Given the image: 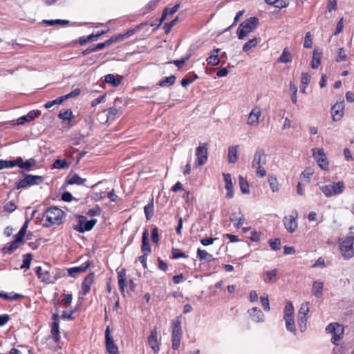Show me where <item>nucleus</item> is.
Listing matches in <instances>:
<instances>
[{
  "instance_id": "f257e3e1",
  "label": "nucleus",
  "mask_w": 354,
  "mask_h": 354,
  "mask_svg": "<svg viewBox=\"0 0 354 354\" xmlns=\"http://www.w3.org/2000/svg\"><path fill=\"white\" fill-rule=\"evenodd\" d=\"M64 215V212L57 207H48L43 214L42 219L45 221L43 225L46 227L59 225L62 223Z\"/></svg>"
},
{
  "instance_id": "f03ea898",
  "label": "nucleus",
  "mask_w": 354,
  "mask_h": 354,
  "mask_svg": "<svg viewBox=\"0 0 354 354\" xmlns=\"http://www.w3.org/2000/svg\"><path fill=\"white\" fill-rule=\"evenodd\" d=\"M266 154L265 149L258 147L254 152L252 161V167L256 169V175L259 178L266 176V171L263 166L266 164Z\"/></svg>"
},
{
  "instance_id": "7ed1b4c3",
  "label": "nucleus",
  "mask_w": 354,
  "mask_h": 354,
  "mask_svg": "<svg viewBox=\"0 0 354 354\" xmlns=\"http://www.w3.org/2000/svg\"><path fill=\"white\" fill-rule=\"evenodd\" d=\"M29 220H26L19 232L15 235L14 241L7 243L3 248L2 252L5 254H12L24 243L26 230L28 226Z\"/></svg>"
},
{
  "instance_id": "20e7f679",
  "label": "nucleus",
  "mask_w": 354,
  "mask_h": 354,
  "mask_svg": "<svg viewBox=\"0 0 354 354\" xmlns=\"http://www.w3.org/2000/svg\"><path fill=\"white\" fill-rule=\"evenodd\" d=\"M259 19L255 17H250L242 22L237 28V35L239 39H243L257 27Z\"/></svg>"
},
{
  "instance_id": "39448f33",
  "label": "nucleus",
  "mask_w": 354,
  "mask_h": 354,
  "mask_svg": "<svg viewBox=\"0 0 354 354\" xmlns=\"http://www.w3.org/2000/svg\"><path fill=\"white\" fill-rule=\"evenodd\" d=\"M354 236H346L339 239L341 254L344 259H349L354 256Z\"/></svg>"
},
{
  "instance_id": "423d86ee",
  "label": "nucleus",
  "mask_w": 354,
  "mask_h": 354,
  "mask_svg": "<svg viewBox=\"0 0 354 354\" xmlns=\"http://www.w3.org/2000/svg\"><path fill=\"white\" fill-rule=\"evenodd\" d=\"M319 189L326 197L329 198L342 194L345 189V185L343 181H338L320 186Z\"/></svg>"
},
{
  "instance_id": "0eeeda50",
  "label": "nucleus",
  "mask_w": 354,
  "mask_h": 354,
  "mask_svg": "<svg viewBox=\"0 0 354 354\" xmlns=\"http://www.w3.org/2000/svg\"><path fill=\"white\" fill-rule=\"evenodd\" d=\"M21 174L24 176V178L17 183L16 188L17 189H25L28 186L39 185L44 181V178L41 176L25 174L23 171H21Z\"/></svg>"
},
{
  "instance_id": "6e6552de",
  "label": "nucleus",
  "mask_w": 354,
  "mask_h": 354,
  "mask_svg": "<svg viewBox=\"0 0 354 354\" xmlns=\"http://www.w3.org/2000/svg\"><path fill=\"white\" fill-rule=\"evenodd\" d=\"M182 337V329H181V320L178 317L175 321L173 322L172 324V348L176 350L180 345V340Z\"/></svg>"
},
{
  "instance_id": "1a4fd4ad",
  "label": "nucleus",
  "mask_w": 354,
  "mask_h": 354,
  "mask_svg": "<svg viewBox=\"0 0 354 354\" xmlns=\"http://www.w3.org/2000/svg\"><path fill=\"white\" fill-rule=\"evenodd\" d=\"M96 223V219L86 221V218L84 216H80L78 223L74 225L73 229L77 232L84 233L86 231L91 230Z\"/></svg>"
},
{
  "instance_id": "9d476101",
  "label": "nucleus",
  "mask_w": 354,
  "mask_h": 354,
  "mask_svg": "<svg viewBox=\"0 0 354 354\" xmlns=\"http://www.w3.org/2000/svg\"><path fill=\"white\" fill-rule=\"evenodd\" d=\"M326 330L333 335L331 342L334 344H338V342L341 339V335L343 334V327L337 323H331L327 326Z\"/></svg>"
},
{
  "instance_id": "9b49d317",
  "label": "nucleus",
  "mask_w": 354,
  "mask_h": 354,
  "mask_svg": "<svg viewBox=\"0 0 354 354\" xmlns=\"http://www.w3.org/2000/svg\"><path fill=\"white\" fill-rule=\"evenodd\" d=\"M298 216L297 212L294 210L292 214L289 216H286L283 219V223L285 228L290 233H293L297 228L298 224L297 218Z\"/></svg>"
},
{
  "instance_id": "f8f14e48",
  "label": "nucleus",
  "mask_w": 354,
  "mask_h": 354,
  "mask_svg": "<svg viewBox=\"0 0 354 354\" xmlns=\"http://www.w3.org/2000/svg\"><path fill=\"white\" fill-rule=\"evenodd\" d=\"M196 167L203 165L207 160V144L200 145L196 149Z\"/></svg>"
},
{
  "instance_id": "ddd939ff",
  "label": "nucleus",
  "mask_w": 354,
  "mask_h": 354,
  "mask_svg": "<svg viewBox=\"0 0 354 354\" xmlns=\"http://www.w3.org/2000/svg\"><path fill=\"white\" fill-rule=\"evenodd\" d=\"M313 156L322 169H328V162L323 149H313Z\"/></svg>"
},
{
  "instance_id": "4468645a",
  "label": "nucleus",
  "mask_w": 354,
  "mask_h": 354,
  "mask_svg": "<svg viewBox=\"0 0 354 354\" xmlns=\"http://www.w3.org/2000/svg\"><path fill=\"white\" fill-rule=\"evenodd\" d=\"M344 99H340V101H337L331 108L333 120L334 121L339 120L344 115Z\"/></svg>"
},
{
  "instance_id": "2eb2a0df",
  "label": "nucleus",
  "mask_w": 354,
  "mask_h": 354,
  "mask_svg": "<svg viewBox=\"0 0 354 354\" xmlns=\"http://www.w3.org/2000/svg\"><path fill=\"white\" fill-rule=\"evenodd\" d=\"M105 339L107 352L110 354L117 353L118 348L111 336L109 326H107L105 330Z\"/></svg>"
},
{
  "instance_id": "dca6fc26",
  "label": "nucleus",
  "mask_w": 354,
  "mask_h": 354,
  "mask_svg": "<svg viewBox=\"0 0 354 354\" xmlns=\"http://www.w3.org/2000/svg\"><path fill=\"white\" fill-rule=\"evenodd\" d=\"M95 281V274L91 272L88 274L83 280L82 283V292L83 295H87L90 290L92 284Z\"/></svg>"
},
{
  "instance_id": "f3484780",
  "label": "nucleus",
  "mask_w": 354,
  "mask_h": 354,
  "mask_svg": "<svg viewBox=\"0 0 354 354\" xmlns=\"http://www.w3.org/2000/svg\"><path fill=\"white\" fill-rule=\"evenodd\" d=\"M261 111L259 108H254L249 113L247 124L250 126H257Z\"/></svg>"
},
{
  "instance_id": "a211bd4d",
  "label": "nucleus",
  "mask_w": 354,
  "mask_h": 354,
  "mask_svg": "<svg viewBox=\"0 0 354 354\" xmlns=\"http://www.w3.org/2000/svg\"><path fill=\"white\" fill-rule=\"evenodd\" d=\"M148 344L153 350L154 353H158L160 350V346L158 342V335L156 328L153 330H151V334L148 337Z\"/></svg>"
},
{
  "instance_id": "6ab92c4d",
  "label": "nucleus",
  "mask_w": 354,
  "mask_h": 354,
  "mask_svg": "<svg viewBox=\"0 0 354 354\" xmlns=\"http://www.w3.org/2000/svg\"><path fill=\"white\" fill-rule=\"evenodd\" d=\"M141 251L142 253L148 254L151 251L149 242V231L147 229H145L142 233Z\"/></svg>"
},
{
  "instance_id": "aec40b11",
  "label": "nucleus",
  "mask_w": 354,
  "mask_h": 354,
  "mask_svg": "<svg viewBox=\"0 0 354 354\" xmlns=\"http://www.w3.org/2000/svg\"><path fill=\"white\" fill-rule=\"evenodd\" d=\"M248 313L255 322H263L264 321V315L259 308L253 307L249 309Z\"/></svg>"
},
{
  "instance_id": "412c9836",
  "label": "nucleus",
  "mask_w": 354,
  "mask_h": 354,
  "mask_svg": "<svg viewBox=\"0 0 354 354\" xmlns=\"http://www.w3.org/2000/svg\"><path fill=\"white\" fill-rule=\"evenodd\" d=\"M90 266V261H87L82 263L80 266L73 267L68 269V273L70 276L75 277L80 273L85 272Z\"/></svg>"
},
{
  "instance_id": "4be33fe9",
  "label": "nucleus",
  "mask_w": 354,
  "mask_h": 354,
  "mask_svg": "<svg viewBox=\"0 0 354 354\" xmlns=\"http://www.w3.org/2000/svg\"><path fill=\"white\" fill-rule=\"evenodd\" d=\"M239 145H232L229 147L228 148V162L234 164L238 161V152H239Z\"/></svg>"
},
{
  "instance_id": "5701e85b",
  "label": "nucleus",
  "mask_w": 354,
  "mask_h": 354,
  "mask_svg": "<svg viewBox=\"0 0 354 354\" xmlns=\"http://www.w3.org/2000/svg\"><path fill=\"white\" fill-rule=\"evenodd\" d=\"M223 175L225 182V189H227L226 197L231 198L234 196L231 175L230 174H223Z\"/></svg>"
},
{
  "instance_id": "b1692460",
  "label": "nucleus",
  "mask_w": 354,
  "mask_h": 354,
  "mask_svg": "<svg viewBox=\"0 0 354 354\" xmlns=\"http://www.w3.org/2000/svg\"><path fill=\"white\" fill-rule=\"evenodd\" d=\"M220 51V48H215L210 52V55L207 59V62L209 65L216 66L220 63V59L218 55Z\"/></svg>"
},
{
  "instance_id": "393cba45",
  "label": "nucleus",
  "mask_w": 354,
  "mask_h": 354,
  "mask_svg": "<svg viewBox=\"0 0 354 354\" xmlns=\"http://www.w3.org/2000/svg\"><path fill=\"white\" fill-rule=\"evenodd\" d=\"M324 283L323 282L315 281L312 287V292L317 298H320L323 295Z\"/></svg>"
},
{
  "instance_id": "a878e982",
  "label": "nucleus",
  "mask_w": 354,
  "mask_h": 354,
  "mask_svg": "<svg viewBox=\"0 0 354 354\" xmlns=\"http://www.w3.org/2000/svg\"><path fill=\"white\" fill-rule=\"evenodd\" d=\"M179 8L180 4H176L171 8H165L160 19V24L158 26H160L163 22V21L167 19L168 15H173L174 13H176Z\"/></svg>"
},
{
  "instance_id": "bb28decb",
  "label": "nucleus",
  "mask_w": 354,
  "mask_h": 354,
  "mask_svg": "<svg viewBox=\"0 0 354 354\" xmlns=\"http://www.w3.org/2000/svg\"><path fill=\"white\" fill-rule=\"evenodd\" d=\"M122 77L118 76V77H115V76L113 74H108L104 77V81L113 85V86H118L121 84Z\"/></svg>"
},
{
  "instance_id": "cd10ccee",
  "label": "nucleus",
  "mask_w": 354,
  "mask_h": 354,
  "mask_svg": "<svg viewBox=\"0 0 354 354\" xmlns=\"http://www.w3.org/2000/svg\"><path fill=\"white\" fill-rule=\"evenodd\" d=\"M53 322L52 324L51 334L52 336L59 335V316L57 313H55L53 315Z\"/></svg>"
},
{
  "instance_id": "c85d7f7f",
  "label": "nucleus",
  "mask_w": 354,
  "mask_h": 354,
  "mask_svg": "<svg viewBox=\"0 0 354 354\" xmlns=\"http://www.w3.org/2000/svg\"><path fill=\"white\" fill-rule=\"evenodd\" d=\"M322 58V52L318 49L315 48L313 50V59L311 61V67L313 68H317L320 64V60Z\"/></svg>"
},
{
  "instance_id": "c756f323",
  "label": "nucleus",
  "mask_w": 354,
  "mask_h": 354,
  "mask_svg": "<svg viewBox=\"0 0 354 354\" xmlns=\"http://www.w3.org/2000/svg\"><path fill=\"white\" fill-rule=\"evenodd\" d=\"M86 181V178H82L77 174H74L68 176L67 183L69 185H83Z\"/></svg>"
},
{
  "instance_id": "7c9ffc66",
  "label": "nucleus",
  "mask_w": 354,
  "mask_h": 354,
  "mask_svg": "<svg viewBox=\"0 0 354 354\" xmlns=\"http://www.w3.org/2000/svg\"><path fill=\"white\" fill-rule=\"evenodd\" d=\"M197 256L201 261L210 262L214 260L212 254L208 253L206 250H201L200 248L197 250Z\"/></svg>"
},
{
  "instance_id": "2f4dec72",
  "label": "nucleus",
  "mask_w": 354,
  "mask_h": 354,
  "mask_svg": "<svg viewBox=\"0 0 354 354\" xmlns=\"http://www.w3.org/2000/svg\"><path fill=\"white\" fill-rule=\"evenodd\" d=\"M175 82H176V76L172 75H170L169 77H165L164 79L160 80L158 82V85L160 86H162V87H167V86H169L171 85L174 84Z\"/></svg>"
},
{
  "instance_id": "473e14b6",
  "label": "nucleus",
  "mask_w": 354,
  "mask_h": 354,
  "mask_svg": "<svg viewBox=\"0 0 354 354\" xmlns=\"http://www.w3.org/2000/svg\"><path fill=\"white\" fill-rule=\"evenodd\" d=\"M292 60V55L288 48H285L283 50L282 54L278 59V62L280 63H288Z\"/></svg>"
},
{
  "instance_id": "72a5a7b5",
  "label": "nucleus",
  "mask_w": 354,
  "mask_h": 354,
  "mask_svg": "<svg viewBox=\"0 0 354 354\" xmlns=\"http://www.w3.org/2000/svg\"><path fill=\"white\" fill-rule=\"evenodd\" d=\"M121 113H122L121 109H118L115 107H110L107 110V113L106 114V116L107 118L106 121H108L109 120H113L115 119V116L118 114H121Z\"/></svg>"
},
{
  "instance_id": "f704fd0d",
  "label": "nucleus",
  "mask_w": 354,
  "mask_h": 354,
  "mask_svg": "<svg viewBox=\"0 0 354 354\" xmlns=\"http://www.w3.org/2000/svg\"><path fill=\"white\" fill-rule=\"evenodd\" d=\"M239 185H240V189L243 194H249L250 193V188H249V184L246 179L243 178L242 176H239Z\"/></svg>"
},
{
  "instance_id": "c9c22d12",
  "label": "nucleus",
  "mask_w": 354,
  "mask_h": 354,
  "mask_svg": "<svg viewBox=\"0 0 354 354\" xmlns=\"http://www.w3.org/2000/svg\"><path fill=\"white\" fill-rule=\"evenodd\" d=\"M268 181L273 192H277L279 191V183L276 177L272 175H269Z\"/></svg>"
},
{
  "instance_id": "e433bc0d",
  "label": "nucleus",
  "mask_w": 354,
  "mask_h": 354,
  "mask_svg": "<svg viewBox=\"0 0 354 354\" xmlns=\"http://www.w3.org/2000/svg\"><path fill=\"white\" fill-rule=\"evenodd\" d=\"M278 273V270L274 268L272 270L266 272V274L267 276V279L265 280L266 282H275L277 280V274Z\"/></svg>"
},
{
  "instance_id": "4c0bfd02",
  "label": "nucleus",
  "mask_w": 354,
  "mask_h": 354,
  "mask_svg": "<svg viewBox=\"0 0 354 354\" xmlns=\"http://www.w3.org/2000/svg\"><path fill=\"white\" fill-rule=\"evenodd\" d=\"M144 212L146 216L147 220H150L153 215V201L145 205L144 207Z\"/></svg>"
},
{
  "instance_id": "58836bf2",
  "label": "nucleus",
  "mask_w": 354,
  "mask_h": 354,
  "mask_svg": "<svg viewBox=\"0 0 354 354\" xmlns=\"http://www.w3.org/2000/svg\"><path fill=\"white\" fill-rule=\"evenodd\" d=\"M32 259V254L31 253L26 254L23 256V263L21 266V268L28 269L30 268L31 261Z\"/></svg>"
},
{
  "instance_id": "ea45409f",
  "label": "nucleus",
  "mask_w": 354,
  "mask_h": 354,
  "mask_svg": "<svg viewBox=\"0 0 354 354\" xmlns=\"http://www.w3.org/2000/svg\"><path fill=\"white\" fill-rule=\"evenodd\" d=\"M43 22L48 26H54V25L66 26L69 24V21L64 20V19L44 20Z\"/></svg>"
},
{
  "instance_id": "a19ab883",
  "label": "nucleus",
  "mask_w": 354,
  "mask_h": 354,
  "mask_svg": "<svg viewBox=\"0 0 354 354\" xmlns=\"http://www.w3.org/2000/svg\"><path fill=\"white\" fill-rule=\"evenodd\" d=\"M259 41H258V39L254 37L252 39H250L248 41H247L243 46V50L244 52H247L249 50H250L252 48H254L255 47L257 44H258Z\"/></svg>"
},
{
  "instance_id": "79ce46f5",
  "label": "nucleus",
  "mask_w": 354,
  "mask_h": 354,
  "mask_svg": "<svg viewBox=\"0 0 354 354\" xmlns=\"http://www.w3.org/2000/svg\"><path fill=\"white\" fill-rule=\"evenodd\" d=\"M286 322V327L290 332H295V325L292 317H283Z\"/></svg>"
},
{
  "instance_id": "37998d69",
  "label": "nucleus",
  "mask_w": 354,
  "mask_h": 354,
  "mask_svg": "<svg viewBox=\"0 0 354 354\" xmlns=\"http://www.w3.org/2000/svg\"><path fill=\"white\" fill-rule=\"evenodd\" d=\"M294 312V307L291 301H288L284 308V316L283 317H292Z\"/></svg>"
},
{
  "instance_id": "c03bdc74",
  "label": "nucleus",
  "mask_w": 354,
  "mask_h": 354,
  "mask_svg": "<svg viewBox=\"0 0 354 354\" xmlns=\"http://www.w3.org/2000/svg\"><path fill=\"white\" fill-rule=\"evenodd\" d=\"M36 165V160L33 158H30L24 161V164L21 166L22 169H25L27 171H30L31 168Z\"/></svg>"
},
{
  "instance_id": "a18cd8bd",
  "label": "nucleus",
  "mask_w": 354,
  "mask_h": 354,
  "mask_svg": "<svg viewBox=\"0 0 354 354\" xmlns=\"http://www.w3.org/2000/svg\"><path fill=\"white\" fill-rule=\"evenodd\" d=\"M290 90L292 92L291 100L293 104H296L297 103V87L292 82L290 83Z\"/></svg>"
},
{
  "instance_id": "49530a36",
  "label": "nucleus",
  "mask_w": 354,
  "mask_h": 354,
  "mask_svg": "<svg viewBox=\"0 0 354 354\" xmlns=\"http://www.w3.org/2000/svg\"><path fill=\"white\" fill-rule=\"evenodd\" d=\"M68 166L69 165L66 160L61 159L56 160L53 163V167L55 169H65L68 168Z\"/></svg>"
},
{
  "instance_id": "de8ad7c7",
  "label": "nucleus",
  "mask_w": 354,
  "mask_h": 354,
  "mask_svg": "<svg viewBox=\"0 0 354 354\" xmlns=\"http://www.w3.org/2000/svg\"><path fill=\"white\" fill-rule=\"evenodd\" d=\"M24 297L23 295L15 293V292H10L7 293V297H5L6 300L8 301H17V300H21Z\"/></svg>"
},
{
  "instance_id": "09e8293b",
  "label": "nucleus",
  "mask_w": 354,
  "mask_h": 354,
  "mask_svg": "<svg viewBox=\"0 0 354 354\" xmlns=\"http://www.w3.org/2000/svg\"><path fill=\"white\" fill-rule=\"evenodd\" d=\"M268 243L273 250H279L281 248V241L279 239H270Z\"/></svg>"
},
{
  "instance_id": "8fccbe9b",
  "label": "nucleus",
  "mask_w": 354,
  "mask_h": 354,
  "mask_svg": "<svg viewBox=\"0 0 354 354\" xmlns=\"http://www.w3.org/2000/svg\"><path fill=\"white\" fill-rule=\"evenodd\" d=\"M73 117V113L71 109H68L64 111V112H60L59 114V118L63 120H71Z\"/></svg>"
},
{
  "instance_id": "3c124183",
  "label": "nucleus",
  "mask_w": 354,
  "mask_h": 354,
  "mask_svg": "<svg viewBox=\"0 0 354 354\" xmlns=\"http://www.w3.org/2000/svg\"><path fill=\"white\" fill-rule=\"evenodd\" d=\"M64 101V97L61 96L59 97H57L55 100H53L52 101H49L47 103H46L45 108L50 109V108H51L54 105L62 104Z\"/></svg>"
},
{
  "instance_id": "603ef678",
  "label": "nucleus",
  "mask_w": 354,
  "mask_h": 354,
  "mask_svg": "<svg viewBox=\"0 0 354 354\" xmlns=\"http://www.w3.org/2000/svg\"><path fill=\"white\" fill-rule=\"evenodd\" d=\"M307 317L305 315L298 316V325L301 331H304L306 328Z\"/></svg>"
},
{
  "instance_id": "864d4df0",
  "label": "nucleus",
  "mask_w": 354,
  "mask_h": 354,
  "mask_svg": "<svg viewBox=\"0 0 354 354\" xmlns=\"http://www.w3.org/2000/svg\"><path fill=\"white\" fill-rule=\"evenodd\" d=\"M304 46L306 48H310L313 46V38L311 34L309 32H307L305 35Z\"/></svg>"
},
{
  "instance_id": "5fc2aeb1",
  "label": "nucleus",
  "mask_w": 354,
  "mask_h": 354,
  "mask_svg": "<svg viewBox=\"0 0 354 354\" xmlns=\"http://www.w3.org/2000/svg\"><path fill=\"white\" fill-rule=\"evenodd\" d=\"M14 167L13 160H0V170Z\"/></svg>"
},
{
  "instance_id": "6e6d98bb",
  "label": "nucleus",
  "mask_w": 354,
  "mask_h": 354,
  "mask_svg": "<svg viewBox=\"0 0 354 354\" xmlns=\"http://www.w3.org/2000/svg\"><path fill=\"white\" fill-rule=\"evenodd\" d=\"M101 208L98 205H96L93 208L90 209L86 214L89 216H99L101 214Z\"/></svg>"
},
{
  "instance_id": "4d7b16f0",
  "label": "nucleus",
  "mask_w": 354,
  "mask_h": 354,
  "mask_svg": "<svg viewBox=\"0 0 354 354\" xmlns=\"http://www.w3.org/2000/svg\"><path fill=\"white\" fill-rule=\"evenodd\" d=\"M178 19V17H176L175 19H172L170 22L165 24L163 28L165 30V33L167 34L171 31L172 27L176 24Z\"/></svg>"
},
{
  "instance_id": "13d9d810",
  "label": "nucleus",
  "mask_w": 354,
  "mask_h": 354,
  "mask_svg": "<svg viewBox=\"0 0 354 354\" xmlns=\"http://www.w3.org/2000/svg\"><path fill=\"white\" fill-rule=\"evenodd\" d=\"M314 171L310 168L306 169L302 173H301V178L304 179H306V182H309V178L313 175Z\"/></svg>"
},
{
  "instance_id": "bf43d9fd",
  "label": "nucleus",
  "mask_w": 354,
  "mask_h": 354,
  "mask_svg": "<svg viewBox=\"0 0 354 354\" xmlns=\"http://www.w3.org/2000/svg\"><path fill=\"white\" fill-rule=\"evenodd\" d=\"M309 312L308 302H305L301 304L299 310L298 316L305 315L306 316Z\"/></svg>"
},
{
  "instance_id": "052dcab7",
  "label": "nucleus",
  "mask_w": 354,
  "mask_h": 354,
  "mask_svg": "<svg viewBox=\"0 0 354 354\" xmlns=\"http://www.w3.org/2000/svg\"><path fill=\"white\" fill-rule=\"evenodd\" d=\"M189 59V55L183 57L180 59L174 60L171 63L174 64L177 67L181 68L184 64Z\"/></svg>"
},
{
  "instance_id": "680f3d73",
  "label": "nucleus",
  "mask_w": 354,
  "mask_h": 354,
  "mask_svg": "<svg viewBox=\"0 0 354 354\" xmlns=\"http://www.w3.org/2000/svg\"><path fill=\"white\" fill-rule=\"evenodd\" d=\"M41 281L46 283H52V277L50 274V272L48 270H45L42 273Z\"/></svg>"
},
{
  "instance_id": "e2e57ef3",
  "label": "nucleus",
  "mask_w": 354,
  "mask_h": 354,
  "mask_svg": "<svg viewBox=\"0 0 354 354\" xmlns=\"http://www.w3.org/2000/svg\"><path fill=\"white\" fill-rule=\"evenodd\" d=\"M172 257L174 259H179L181 257H186V255L184 252H181L179 249L173 248L172 249Z\"/></svg>"
},
{
  "instance_id": "0e129e2a",
  "label": "nucleus",
  "mask_w": 354,
  "mask_h": 354,
  "mask_svg": "<svg viewBox=\"0 0 354 354\" xmlns=\"http://www.w3.org/2000/svg\"><path fill=\"white\" fill-rule=\"evenodd\" d=\"M346 54L344 48H340L338 50V58L337 59V62H342L346 59Z\"/></svg>"
},
{
  "instance_id": "69168bd1",
  "label": "nucleus",
  "mask_w": 354,
  "mask_h": 354,
  "mask_svg": "<svg viewBox=\"0 0 354 354\" xmlns=\"http://www.w3.org/2000/svg\"><path fill=\"white\" fill-rule=\"evenodd\" d=\"M261 304L263 307V309L266 311L270 310V304H269V300L268 297L266 295V297H261L260 298Z\"/></svg>"
},
{
  "instance_id": "338daca9",
  "label": "nucleus",
  "mask_w": 354,
  "mask_h": 354,
  "mask_svg": "<svg viewBox=\"0 0 354 354\" xmlns=\"http://www.w3.org/2000/svg\"><path fill=\"white\" fill-rule=\"evenodd\" d=\"M238 214H239V219L236 221V223H234V225L236 226V228H240V227H241V226L243 225V224L245 221V217L240 210L238 211Z\"/></svg>"
},
{
  "instance_id": "774afa93",
  "label": "nucleus",
  "mask_w": 354,
  "mask_h": 354,
  "mask_svg": "<svg viewBox=\"0 0 354 354\" xmlns=\"http://www.w3.org/2000/svg\"><path fill=\"white\" fill-rule=\"evenodd\" d=\"M4 208L7 212H12L13 211H15L16 209L17 205H15V203L14 202L9 201L8 203H7L5 205Z\"/></svg>"
}]
</instances>
